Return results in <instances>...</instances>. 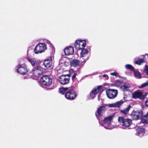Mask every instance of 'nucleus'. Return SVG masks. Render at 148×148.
<instances>
[{"mask_svg": "<svg viewBox=\"0 0 148 148\" xmlns=\"http://www.w3.org/2000/svg\"><path fill=\"white\" fill-rule=\"evenodd\" d=\"M107 108L104 106H100L97 109L95 115L99 120V124L106 129H111L113 126L111 123L114 117L113 116H110L104 119L103 114Z\"/></svg>", "mask_w": 148, "mask_h": 148, "instance_id": "nucleus-1", "label": "nucleus"}, {"mask_svg": "<svg viewBox=\"0 0 148 148\" xmlns=\"http://www.w3.org/2000/svg\"><path fill=\"white\" fill-rule=\"evenodd\" d=\"M47 45L52 51L54 50V46L51 42L49 40H45L44 42L39 43L36 46L34 49L35 53L37 54L44 52L47 49Z\"/></svg>", "mask_w": 148, "mask_h": 148, "instance_id": "nucleus-2", "label": "nucleus"}, {"mask_svg": "<svg viewBox=\"0 0 148 148\" xmlns=\"http://www.w3.org/2000/svg\"><path fill=\"white\" fill-rule=\"evenodd\" d=\"M52 79L49 76L47 75H44L41 77L40 79V85L42 87L47 88V90L52 89L51 88H47L46 87L49 86L52 83Z\"/></svg>", "mask_w": 148, "mask_h": 148, "instance_id": "nucleus-3", "label": "nucleus"}, {"mask_svg": "<svg viewBox=\"0 0 148 148\" xmlns=\"http://www.w3.org/2000/svg\"><path fill=\"white\" fill-rule=\"evenodd\" d=\"M118 121L120 123L119 127L123 129H126L132 124V120L129 119H125L123 117L119 116Z\"/></svg>", "mask_w": 148, "mask_h": 148, "instance_id": "nucleus-4", "label": "nucleus"}, {"mask_svg": "<svg viewBox=\"0 0 148 148\" xmlns=\"http://www.w3.org/2000/svg\"><path fill=\"white\" fill-rule=\"evenodd\" d=\"M43 71V68L40 66L34 67L32 71L29 73V75L27 78H30L32 76L38 77L42 73Z\"/></svg>", "mask_w": 148, "mask_h": 148, "instance_id": "nucleus-5", "label": "nucleus"}, {"mask_svg": "<svg viewBox=\"0 0 148 148\" xmlns=\"http://www.w3.org/2000/svg\"><path fill=\"white\" fill-rule=\"evenodd\" d=\"M15 69L18 73L22 75H25L28 72L26 66L25 64H18L16 68Z\"/></svg>", "mask_w": 148, "mask_h": 148, "instance_id": "nucleus-6", "label": "nucleus"}, {"mask_svg": "<svg viewBox=\"0 0 148 148\" xmlns=\"http://www.w3.org/2000/svg\"><path fill=\"white\" fill-rule=\"evenodd\" d=\"M74 45L75 48L77 49H82L86 46V41L85 40H76L74 44Z\"/></svg>", "mask_w": 148, "mask_h": 148, "instance_id": "nucleus-7", "label": "nucleus"}, {"mask_svg": "<svg viewBox=\"0 0 148 148\" xmlns=\"http://www.w3.org/2000/svg\"><path fill=\"white\" fill-rule=\"evenodd\" d=\"M108 97L110 99H113L116 97L118 92L116 90L108 89L106 91Z\"/></svg>", "mask_w": 148, "mask_h": 148, "instance_id": "nucleus-8", "label": "nucleus"}, {"mask_svg": "<svg viewBox=\"0 0 148 148\" xmlns=\"http://www.w3.org/2000/svg\"><path fill=\"white\" fill-rule=\"evenodd\" d=\"M88 51L86 49L84 48L82 49V51L80 53L81 57V58H84L82 59L84 60L81 64L82 65H83L85 62L88 59L89 56L88 55Z\"/></svg>", "mask_w": 148, "mask_h": 148, "instance_id": "nucleus-9", "label": "nucleus"}, {"mask_svg": "<svg viewBox=\"0 0 148 148\" xmlns=\"http://www.w3.org/2000/svg\"><path fill=\"white\" fill-rule=\"evenodd\" d=\"M76 95L74 90L69 89L68 91L66 92L65 96L67 99L72 100L75 98Z\"/></svg>", "mask_w": 148, "mask_h": 148, "instance_id": "nucleus-10", "label": "nucleus"}, {"mask_svg": "<svg viewBox=\"0 0 148 148\" xmlns=\"http://www.w3.org/2000/svg\"><path fill=\"white\" fill-rule=\"evenodd\" d=\"M147 95V93L144 95L143 92L139 91H135L133 94L132 97L134 99L138 98L141 100H143Z\"/></svg>", "mask_w": 148, "mask_h": 148, "instance_id": "nucleus-11", "label": "nucleus"}, {"mask_svg": "<svg viewBox=\"0 0 148 148\" xmlns=\"http://www.w3.org/2000/svg\"><path fill=\"white\" fill-rule=\"evenodd\" d=\"M69 77L65 75H62L59 77L58 81L61 84L64 85L69 83Z\"/></svg>", "mask_w": 148, "mask_h": 148, "instance_id": "nucleus-12", "label": "nucleus"}, {"mask_svg": "<svg viewBox=\"0 0 148 148\" xmlns=\"http://www.w3.org/2000/svg\"><path fill=\"white\" fill-rule=\"evenodd\" d=\"M124 101L123 100L118 101L115 103H112V104H103L102 106H104L105 108H110V107H119L121 105H122L124 102Z\"/></svg>", "mask_w": 148, "mask_h": 148, "instance_id": "nucleus-13", "label": "nucleus"}, {"mask_svg": "<svg viewBox=\"0 0 148 148\" xmlns=\"http://www.w3.org/2000/svg\"><path fill=\"white\" fill-rule=\"evenodd\" d=\"M52 57L49 56L45 59L43 62V64L46 68L51 67L52 64Z\"/></svg>", "mask_w": 148, "mask_h": 148, "instance_id": "nucleus-14", "label": "nucleus"}, {"mask_svg": "<svg viewBox=\"0 0 148 148\" xmlns=\"http://www.w3.org/2000/svg\"><path fill=\"white\" fill-rule=\"evenodd\" d=\"M65 54L67 56L71 55L73 54L74 49L71 46H69L66 47L64 50Z\"/></svg>", "mask_w": 148, "mask_h": 148, "instance_id": "nucleus-15", "label": "nucleus"}, {"mask_svg": "<svg viewBox=\"0 0 148 148\" xmlns=\"http://www.w3.org/2000/svg\"><path fill=\"white\" fill-rule=\"evenodd\" d=\"M100 87H97V88H94L90 93V98L93 99L95 97L96 95L98 93Z\"/></svg>", "mask_w": 148, "mask_h": 148, "instance_id": "nucleus-16", "label": "nucleus"}, {"mask_svg": "<svg viewBox=\"0 0 148 148\" xmlns=\"http://www.w3.org/2000/svg\"><path fill=\"white\" fill-rule=\"evenodd\" d=\"M143 115L142 112H136L134 114H132V119L134 120H138L141 118Z\"/></svg>", "mask_w": 148, "mask_h": 148, "instance_id": "nucleus-17", "label": "nucleus"}, {"mask_svg": "<svg viewBox=\"0 0 148 148\" xmlns=\"http://www.w3.org/2000/svg\"><path fill=\"white\" fill-rule=\"evenodd\" d=\"M131 85L128 83H125L121 86V88L124 91H130V88H131Z\"/></svg>", "mask_w": 148, "mask_h": 148, "instance_id": "nucleus-18", "label": "nucleus"}, {"mask_svg": "<svg viewBox=\"0 0 148 148\" xmlns=\"http://www.w3.org/2000/svg\"><path fill=\"white\" fill-rule=\"evenodd\" d=\"M27 60L33 66H36L38 63V62L36 61V59L34 58L28 57L27 58Z\"/></svg>", "mask_w": 148, "mask_h": 148, "instance_id": "nucleus-19", "label": "nucleus"}, {"mask_svg": "<svg viewBox=\"0 0 148 148\" xmlns=\"http://www.w3.org/2000/svg\"><path fill=\"white\" fill-rule=\"evenodd\" d=\"M136 135L140 137L143 136L145 134V129L143 128H140L137 129Z\"/></svg>", "mask_w": 148, "mask_h": 148, "instance_id": "nucleus-20", "label": "nucleus"}, {"mask_svg": "<svg viewBox=\"0 0 148 148\" xmlns=\"http://www.w3.org/2000/svg\"><path fill=\"white\" fill-rule=\"evenodd\" d=\"M71 66L74 67H77L79 64V61L77 60H73L71 62Z\"/></svg>", "mask_w": 148, "mask_h": 148, "instance_id": "nucleus-21", "label": "nucleus"}, {"mask_svg": "<svg viewBox=\"0 0 148 148\" xmlns=\"http://www.w3.org/2000/svg\"><path fill=\"white\" fill-rule=\"evenodd\" d=\"M141 121L144 123H148V112L146 115L143 116L142 119Z\"/></svg>", "mask_w": 148, "mask_h": 148, "instance_id": "nucleus-22", "label": "nucleus"}, {"mask_svg": "<svg viewBox=\"0 0 148 148\" xmlns=\"http://www.w3.org/2000/svg\"><path fill=\"white\" fill-rule=\"evenodd\" d=\"M130 106H129L126 108L124 109L123 110H121V112L124 114L126 115L128 113V112L130 109Z\"/></svg>", "mask_w": 148, "mask_h": 148, "instance_id": "nucleus-23", "label": "nucleus"}, {"mask_svg": "<svg viewBox=\"0 0 148 148\" xmlns=\"http://www.w3.org/2000/svg\"><path fill=\"white\" fill-rule=\"evenodd\" d=\"M68 90L69 88L68 87L60 88L59 89L60 93V94L64 95L65 92Z\"/></svg>", "mask_w": 148, "mask_h": 148, "instance_id": "nucleus-24", "label": "nucleus"}, {"mask_svg": "<svg viewBox=\"0 0 148 148\" xmlns=\"http://www.w3.org/2000/svg\"><path fill=\"white\" fill-rule=\"evenodd\" d=\"M125 67L126 69H130L131 71H134V68L130 64H127L125 66Z\"/></svg>", "mask_w": 148, "mask_h": 148, "instance_id": "nucleus-25", "label": "nucleus"}, {"mask_svg": "<svg viewBox=\"0 0 148 148\" xmlns=\"http://www.w3.org/2000/svg\"><path fill=\"white\" fill-rule=\"evenodd\" d=\"M134 74L135 76L138 78L140 79V78H141V74L139 72L134 71Z\"/></svg>", "mask_w": 148, "mask_h": 148, "instance_id": "nucleus-26", "label": "nucleus"}, {"mask_svg": "<svg viewBox=\"0 0 148 148\" xmlns=\"http://www.w3.org/2000/svg\"><path fill=\"white\" fill-rule=\"evenodd\" d=\"M147 86H148V81L142 84L141 86H139L138 88H143L146 87Z\"/></svg>", "mask_w": 148, "mask_h": 148, "instance_id": "nucleus-27", "label": "nucleus"}, {"mask_svg": "<svg viewBox=\"0 0 148 148\" xmlns=\"http://www.w3.org/2000/svg\"><path fill=\"white\" fill-rule=\"evenodd\" d=\"M144 62V60L143 59H140L136 61L135 63L138 65H140L141 63Z\"/></svg>", "mask_w": 148, "mask_h": 148, "instance_id": "nucleus-28", "label": "nucleus"}, {"mask_svg": "<svg viewBox=\"0 0 148 148\" xmlns=\"http://www.w3.org/2000/svg\"><path fill=\"white\" fill-rule=\"evenodd\" d=\"M98 87H100V88L99 91L98 92L99 93V94L98 95V100L99 101L100 99H99V97L100 96L101 94V92H102L103 91L102 90V86H99Z\"/></svg>", "mask_w": 148, "mask_h": 148, "instance_id": "nucleus-29", "label": "nucleus"}, {"mask_svg": "<svg viewBox=\"0 0 148 148\" xmlns=\"http://www.w3.org/2000/svg\"><path fill=\"white\" fill-rule=\"evenodd\" d=\"M144 70L146 74L148 75V65L145 66Z\"/></svg>", "mask_w": 148, "mask_h": 148, "instance_id": "nucleus-30", "label": "nucleus"}, {"mask_svg": "<svg viewBox=\"0 0 148 148\" xmlns=\"http://www.w3.org/2000/svg\"><path fill=\"white\" fill-rule=\"evenodd\" d=\"M77 74L76 73H75L72 76V79L73 82H74V81L75 80V77Z\"/></svg>", "mask_w": 148, "mask_h": 148, "instance_id": "nucleus-31", "label": "nucleus"}, {"mask_svg": "<svg viewBox=\"0 0 148 148\" xmlns=\"http://www.w3.org/2000/svg\"><path fill=\"white\" fill-rule=\"evenodd\" d=\"M110 74L111 75L115 76L116 77L119 75L118 73L116 72L111 73Z\"/></svg>", "mask_w": 148, "mask_h": 148, "instance_id": "nucleus-32", "label": "nucleus"}, {"mask_svg": "<svg viewBox=\"0 0 148 148\" xmlns=\"http://www.w3.org/2000/svg\"><path fill=\"white\" fill-rule=\"evenodd\" d=\"M103 77H105L107 79H108V75L106 74H104L103 75Z\"/></svg>", "mask_w": 148, "mask_h": 148, "instance_id": "nucleus-33", "label": "nucleus"}, {"mask_svg": "<svg viewBox=\"0 0 148 148\" xmlns=\"http://www.w3.org/2000/svg\"><path fill=\"white\" fill-rule=\"evenodd\" d=\"M145 104L146 106L148 107V99L145 101Z\"/></svg>", "mask_w": 148, "mask_h": 148, "instance_id": "nucleus-34", "label": "nucleus"}, {"mask_svg": "<svg viewBox=\"0 0 148 148\" xmlns=\"http://www.w3.org/2000/svg\"><path fill=\"white\" fill-rule=\"evenodd\" d=\"M77 84H78V83L77 82H76L75 83V84H74L73 85V86L74 87H75L76 86H77Z\"/></svg>", "mask_w": 148, "mask_h": 148, "instance_id": "nucleus-35", "label": "nucleus"}, {"mask_svg": "<svg viewBox=\"0 0 148 148\" xmlns=\"http://www.w3.org/2000/svg\"><path fill=\"white\" fill-rule=\"evenodd\" d=\"M99 73L98 72H95V73H94L92 74V75H95Z\"/></svg>", "mask_w": 148, "mask_h": 148, "instance_id": "nucleus-36", "label": "nucleus"}, {"mask_svg": "<svg viewBox=\"0 0 148 148\" xmlns=\"http://www.w3.org/2000/svg\"><path fill=\"white\" fill-rule=\"evenodd\" d=\"M147 55H148V54H147Z\"/></svg>", "mask_w": 148, "mask_h": 148, "instance_id": "nucleus-37", "label": "nucleus"}]
</instances>
